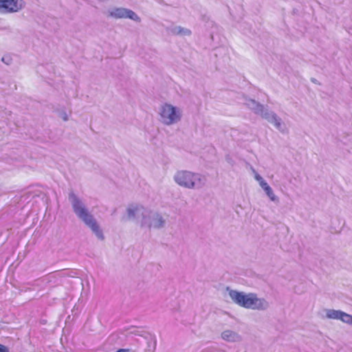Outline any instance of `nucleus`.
I'll list each match as a JSON object with an SVG mask.
<instances>
[{
  "label": "nucleus",
  "instance_id": "6",
  "mask_svg": "<svg viewBox=\"0 0 352 352\" xmlns=\"http://www.w3.org/2000/svg\"><path fill=\"white\" fill-rule=\"evenodd\" d=\"M160 121L166 124L170 125L179 122L181 119L179 109L169 104L162 105L160 109Z\"/></svg>",
  "mask_w": 352,
  "mask_h": 352
},
{
  "label": "nucleus",
  "instance_id": "18",
  "mask_svg": "<svg viewBox=\"0 0 352 352\" xmlns=\"http://www.w3.org/2000/svg\"><path fill=\"white\" fill-rule=\"evenodd\" d=\"M61 118L64 121H67L68 120L67 115L65 112L61 113Z\"/></svg>",
  "mask_w": 352,
  "mask_h": 352
},
{
  "label": "nucleus",
  "instance_id": "9",
  "mask_svg": "<svg viewBox=\"0 0 352 352\" xmlns=\"http://www.w3.org/2000/svg\"><path fill=\"white\" fill-rule=\"evenodd\" d=\"M8 12H16L23 8L25 2L23 0H8Z\"/></svg>",
  "mask_w": 352,
  "mask_h": 352
},
{
  "label": "nucleus",
  "instance_id": "14",
  "mask_svg": "<svg viewBox=\"0 0 352 352\" xmlns=\"http://www.w3.org/2000/svg\"><path fill=\"white\" fill-rule=\"evenodd\" d=\"M8 0H0V11L8 12Z\"/></svg>",
  "mask_w": 352,
  "mask_h": 352
},
{
  "label": "nucleus",
  "instance_id": "3",
  "mask_svg": "<svg viewBox=\"0 0 352 352\" xmlns=\"http://www.w3.org/2000/svg\"><path fill=\"white\" fill-rule=\"evenodd\" d=\"M228 290L232 300L240 307L254 310H265L269 306L264 298H258L256 294H245L243 292L229 289V288Z\"/></svg>",
  "mask_w": 352,
  "mask_h": 352
},
{
  "label": "nucleus",
  "instance_id": "7",
  "mask_svg": "<svg viewBox=\"0 0 352 352\" xmlns=\"http://www.w3.org/2000/svg\"><path fill=\"white\" fill-rule=\"evenodd\" d=\"M109 16L114 19H130L140 22V17L133 10L124 8H114L108 10Z\"/></svg>",
  "mask_w": 352,
  "mask_h": 352
},
{
  "label": "nucleus",
  "instance_id": "22",
  "mask_svg": "<svg viewBox=\"0 0 352 352\" xmlns=\"http://www.w3.org/2000/svg\"><path fill=\"white\" fill-rule=\"evenodd\" d=\"M316 80L315 79H312V82H316Z\"/></svg>",
  "mask_w": 352,
  "mask_h": 352
},
{
  "label": "nucleus",
  "instance_id": "8",
  "mask_svg": "<svg viewBox=\"0 0 352 352\" xmlns=\"http://www.w3.org/2000/svg\"><path fill=\"white\" fill-rule=\"evenodd\" d=\"M221 338L223 340L231 342H238L241 340V336L231 330H226L223 331L221 333Z\"/></svg>",
  "mask_w": 352,
  "mask_h": 352
},
{
  "label": "nucleus",
  "instance_id": "17",
  "mask_svg": "<svg viewBox=\"0 0 352 352\" xmlns=\"http://www.w3.org/2000/svg\"><path fill=\"white\" fill-rule=\"evenodd\" d=\"M254 178L257 182H258V183L263 180V178L258 173L255 174Z\"/></svg>",
  "mask_w": 352,
  "mask_h": 352
},
{
  "label": "nucleus",
  "instance_id": "16",
  "mask_svg": "<svg viewBox=\"0 0 352 352\" xmlns=\"http://www.w3.org/2000/svg\"><path fill=\"white\" fill-rule=\"evenodd\" d=\"M0 352H10L8 348L3 345L0 344Z\"/></svg>",
  "mask_w": 352,
  "mask_h": 352
},
{
  "label": "nucleus",
  "instance_id": "13",
  "mask_svg": "<svg viewBox=\"0 0 352 352\" xmlns=\"http://www.w3.org/2000/svg\"><path fill=\"white\" fill-rule=\"evenodd\" d=\"M340 320L346 324H352V316L344 311L341 312Z\"/></svg>",
  "mask_w": 352,
  "mask_h": 352
},
{
  "label": "nucleus",
  "instance_id": "15",
  "mask_svg": "<svg viewBox=\"0 0 352 352\" xmlns=\"http://www.w3.org/2000/svg\"><path fill=\"white\" fill-rule=\"evenodd\" d=\"M259 185L264 191L265 189L270 187L268 184L264 179L259 183Z\"/></svg>",
  "mask_w": 352,
  "mask_h": 352
},
{
  "label": "nucleus",
  "instance_id": "10",
  "mask_svg": "<svg viewBox=\"0 0 352 352\" xmlns=\"http://www.w3.org/2000/svg\"><path fill=\"white\" fill-rule=\"evenodd\" d=\"M170 32L177 35H190L191 32L190 30L182 28L180 26H175L170 29Z\"/></svg>",
  "mask_w": 352,
  "mask_h": 352
},
{
  "label": "nucleus",
  "instance_id": "4",
  "mask_svg": "<svg viewBox=\"0 0 352 352\" xmlns=\"http://www.w3.org/2000/svg\"><path fill=\"white\" fill-rule=\"evenodd\" d=\"M174 180L178 185L190 189L201 188L206 181L204 175L187 170L177 171L174 176Z\"/></svg>",
  "mask_w": 352,
  "mask_h": 352
},
{
  "label": "nucleus",
  "instance_id": "11",
  "mask_svg": "<svg viewBox=\"0 0 352 352\" xmlns=\"http://www.w3.org/2000/svg\"><path fill=\"white\" fill-rule=\"evenodd\" d=\"M342 311L335 309L327 310V317L330 319L340 320Z\"/></svg>",
  "mask_w": 352,
  "mask_h": 352
},
{
  "label": "nucleus",
  "instance_id": "1",
  "mask_svg": "<svg viewBox=\"0 0 352 352\" xmlns=\"http://www.w3.org/2000/svg\"><path fill=\"white\" fill-rule=\"evenodd\" d=\"M73 211L76 217L88 227L99 240H104V236L96 219L89 211L85 202L74 192L68 196Z\"/></svg>",
  "mask_w": 352,
  "mask_h": 352
},
{
  "label": "nucleus",
  "instance_id": "19",
  "mask_svg": "<svg viewBox=\"0 0 352 352\" xmlns=\"http://www.w3.org/2000/svg\"><path fill=\"white\" fill-rule=\"evenodd\" d=\"M116 352H129V349H120L116 351Z\"/></svg>",
  "mask_w": 352,
  "mask_h": 352
},
{
  "label": "nucleus",
  "instance_id": "2",
  "mask_svg": "<svg viewBox=\"0 0 352 352\" xmlns=\"http://www.w3.org/2000/svg\"><path fill=\"white\" fill-rule=\"evenodd\" d=\"M126 211L129 219L140 221L142 227L161 228L164 226L165 221L159 213L151 211L142 205L131 204Z\"/></svg>",
  "mask_w": 352,
  "mask_h": 352
},
{
  "label": "nucleus",
  "instance_id": "5",
  "mask_svg": "<svg viewBox=\"0 0 352 352\" xmlns=\"http://www.w3.org/2000/svg\"><path fill=\"white\" fill-rule=\"evenodd\" d=\"M249 109L254 111L255 113L261 115L267 120L280 132H285L286 128L282 122L281 119L272 111L265 109L263 105L259 104L252 99H248L245 102Z\"/></svg>",
  "mask_w": 352,
  "mask_h": 352
},
{
  "label": "nucleus",
  "instance_id": "20",
  "mask_svg": "<svg viewBox=\"0 0 352 352\" xmlns=\"http://www.w3.org/2000/svg\"><path fill=\"white\" fill-rule=\"evenodd\" d=\"M5 60H6V58H5V57H3V58H2V61H3V62H5Z\"/></svg>",
  "mask_w": 352,
  "mask_h": 352
},
{
  "label": "nucleus",
  "instance_id": "12",
  "mask_svg": "<svg viewBox=\"0 0 352 352\" xmlns=\"http://www.w3.org/2000/svg\"><path fill=\"white\" fill-rule=\"evenodd\" d=\"M265 192L272 201H274L275 203L278 202V198L277 197V196L275 195L273 190L270 186L265 190Z\"/></svg>",
  "mask_w": 352,
  "mask_h": 352
},
{
  "label": "nucleus",
  "instance_id": "21",
  "mask_svg": "<svg viewBox=\"0 0 352 352\" xmlns=\"http://www.w3.org/2000/svg\"><path fill=\"white\" fill-rule=\"evenodd\" d=\"M6 64L8 65L9 63L7 62V60H5V62H4Z\"/></svg>",
  "mask_w": 352,
  "mask_h": 352
}]
</instances>
